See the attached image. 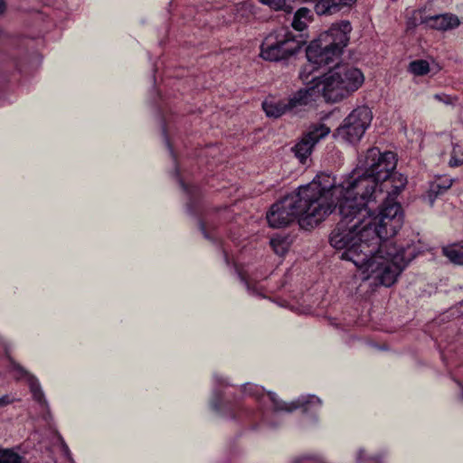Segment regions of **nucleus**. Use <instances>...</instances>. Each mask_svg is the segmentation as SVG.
I'll return each mask as SVG.
<instances>
[{
  "label": "nucleus",
  "instance_id": "1",
  "mask_svg": "<svg viewBox=\"0 0 463 463\" xmlns=\"http://www.w3.org/2000/svg\"><path fill=\"white\" fill-rule=\"evenodd\" d=\"M365 224L360 215L342 216L329 235V243L343 250L340 259L352 261L380 285L391 287L417 256L415 246L397 248L383 245L377 250L371 236H364Z\"/></svg>",
  "mask_w": 463,
  "mask_h": 463
},
{
  "label": "nucleus",
  "instance_id": "2",
  "mask_svg": "<svg viewBox=\"0 0 463 463\" xmlns=\"http://www.w3.org/2000/svg\"><path fill=\"white\" fill-rule=\"evenodd\" d=\"M331 185L327 176L317 175L309 184L299 186L271 206L267 213L269 226L279 229L298 221L303 229L314 228L330 214L332 203L322 192Z\"/></svg>",
  "mask_w": 463,
  "mask_h": 463
},
{
  "label": "nucleus",
  "instance_id": "3",
  "mask_svg": "<svg viewBox=\"0 0 463 463\" xmlns=\"http://www.w3.org/2000/svg\"><path fill=\"white\" fill-rule=\"evenodd\" d=\"M317 175L327 176L332 184L322 192L326 201L332 203L330 214L338 207L341 216H364L374 210L370 204L375 203L383 194L380 184L358 167L339 185L335 184V177L329 174L320 173Z\"/></svg>",
  "mask_w": 463,
  "mask_h": 463
},
{
  "label": "nucleus",
  "instance_id": "4",
  "mask_svg": "<svg viewBox=\"0 0 463 463\" xmlns=\"http://www.w3.org/2000/svg\"><path fill=\"white\" fill-rule=\"evenodd\" d=\"M377 208H379L377 215L373 216L372 211L361 216L366 227L364 236H371L373 244H375L377 250L383 248V245H386V248L389 246L397 247L398 249L402 248V246H397L390 241L403 225L404 216L401 204L387 197ZM408 245L415 246L417 255L422 252V250L414 242H408L406 245H402V247H407Z\"/></svg>",
  "mask_w": 463,
  "mask_h": 463
},
{
  "label": "nucleus",
  "instance_id": "5",
  "mask_svg": "<svg viewBox=\"0 0 463 463\" xmlns=\"http://www.w3.org/2000/svg\"><path fill=\"white\" fill-rule=\"evenodd\" d=\"M349 39L347 31H323L318 39L307 47V58L312 64L330 66L340 58Z\"/></svg>",
  "mask_w": 463,
  "mask_h": 463
},
{
  "label": "nucleus",
  "instance_id": "6",
  "mask_svg": "<svg viewBox=\"0 0 463 463\" xmlns=\"http://www.w3.org/2000/svg\"><path fill=\"white\" fill-rule=\"evenodd\" d=\"M344 87L336 74L331 70L322 77L314 76L307 88H303L307 91L308 104L317 100L322 96L327 103H336L347 98L351 93Z\"/></svg>",
  "mask_w": 463,
  "mask_h": 463
},
{
  "label": "nucleus",
  "instance_id": "7",
  "mask_svg": "<svg viewBox=\"0 0 463 463\" xmlns=\"http://www.w3.org/2000/svg\"><path fill=\"white\" fill-rule=\"evenodd\" d=\"M373 119V113L367 106L354 109L335 129L334 137L348 143H356L364 135Z\"/></svg>",
  "mask_w": 463,
  "mask_h": 463
},
{
  "label": "nucleus",
  "instance_id": "8",
  "mask_svg": "<svg viewBox=\"0 0 463 463\" xmlns=\"http://www.w3.org/2000/svg\"><path fill=\"white\" fill-rule=\"evenodd\" d=\"M306 43L302 35L297 37L290 31H286L282 38L277 39L276 43L261 47L260 56L269 61H279L287 60L297 53Z\"/></svg>",
  "mask_w": 463,
  "mask_h": 463
},
{
  "label": "nucleus",
  "instance_id": "9",
  "mask_svg": "<svg viewBox=\"0 0 463 463\" xmlns=\"http://www.w3.org/2000/svg\"><path fill=\"white\" fill-rule=\"evenodd\" d=\"M329 133L330 128L323 123L311 125L307 130L303 133L298 142L292 147L296 157H298L301 163H305L307 157L312 154L315 146Z\"/></svg>",
  "mask_w": 463,
  "mask_h": 463
},
{
  "label": "nucleus",
  "instance_id": "10",
  "mask_svg": "<svg viewBox=\"0 0 463 463\" xmlns=\"http://www.w3.org/2000/svg\"><path fill=\"white\" fill-rule=\"evenodd\" d=\"M426 24L430 29H454L460 24L458 17L453 14H443L434 16H424L422 10H413L408 16V29Z\"/></svg>",
  "mask_w": 463,
  "mask_h": 463
},
{
  "label": "nucleus",
  "instance_id": "11",
  "mask_svg": "<svg viewBox=\"0 0 463 463\" xmlns=\"http://www.w3.org/2000/svg\"><path fill=\"white\" fill-rule=\"evenodd\" d=\"M306 93L307 91L300 89L288 99H282L276 102L264 101L262 103L263 110L269 118H279L298 107L307 105L308 101Z\"/></svg>",
  "mask_w": 463,
  "mask_h": 463
},
{
  "label": "nucleus",
  "instance_id": "12",
  "mask_svg": "<svg viewBox=\"0 0 463 463\" xmlns=\"http://www.w3.org/2000/svg\"><path fill=\"white\" fill-rule=\"evenodd\" d=\"M337 78L344 87L352 94L356 91L364 83V76L363 72L348 64H335L333 69Z\"/></svg>",
  "mask_w": 463,
  "mask_h": 463
},
{
  "label": "nucleus",
  "instance_id": "13",
  "mask_svg": "<svg viewBox=\"0 0 463 463\" xmlns=\"http://www.w3.org/2000/svg\"><path fill=\"white\" fill-rule=\"evenodd\" d=\"M269 396L276 411L292 412L298 409H303L304 411H307L310 406L319 407L321 405V400L315 395L303 396L291 402L279 400L273 392H269Z\"/></svg>",
  "mask_w": 463,
  "mask_h": 463
},
{
  "label": "nucleus",
  "instance_id": "14",
  "mask_svg": "<svg viewBox=\"0 0 463 463\" xmlns=\"http://www.w3.org/2000/svg\"><path fill=\"white\" fill-rule=\"evenodd\" d=\"M397 158L393 152L385 151V156H383L379 166L374 168L371 174H369L379 184L388 181L391 173L396 168Z\"/></svg>",
  "mask_w": 463,
  "mask_h": 463
},
{
  "label": "nucleus",
  "instance_id": "15",
  "mask_svg": "<svg viewBox=\"0 0 463 463\" xmlns=\"http://www.w3.org/2000/svg\"><path fill=\"white\" fill-rule=\"evenodd\" d=\"M385 152H381L378 147H370L358 158L357 167L359 170L371 174L374 168L379 166L382 162Z\"/></svg>",
  "mask_w": 463,
  "mask_h": 463
},
{
  "label": "nucleus",
  "instance_id": "16",
  "mask_svg": "<svg viewBox=\"0 0 463 463\" xmlns=\"http://www.w3.org/2000/svg\"><path fill=\"white\" fill-rule=\"evenodd\" d=\"M305 2L315 3L316 13L319 15L332 14L339 12L344 7H349L356 0H304Z\"/></svg>",
  "mask_w": 463,
  "mask_h": 463
},
{
  "label": "nucleus",
  "instance_id": "17",
  "mask_svg": "<svg viewBox=\"0 0 463 463\" xmlns=\"http://www.w3.org/2000/svg\"><path fill=\"white\" fill-rule=\"evenodd\" d=\"M442 253L454 265L463 266V244L454 243L442 248Z\"/></svg>",
  "mask_w": 463,
  "mask_h": 463
},
{
  "label": "nucleus",
  "instance_id": "18",
  "mask_svg": "<svg viewBox=\"0 0 463 463\" xmlns=\"http://www.w3.org/2000/svg\"><path fill=\"white\" fill-rule=\"evenodd\" d=\"M392 184V191L388 192V197L390 195L397 196L406 186L408 180L407 176L401 173L392 172L388 179Z\"/></svg>",
  "mask_w": 463,
  "mask_h": 463
},
{
  "label": "nucleus",
  "instance_id": "19",
  "mask_svg": "<svg viewBox=\"0 0 463 463\" xmlns=\"http://www.w3.org/2000/svg\"><path fill=\"white\" fill-rule=\"evenodd\" d=\"M27 383L33 394V400L40 404H45L46 400L44 397V393L41 388V385L37 378L35 376H30L29 382Z\"/></svg>",
  "mask_w": 463,
  "mask_h": 463
},
{
  "label": "nucleus",
  "instance_id": "20",
  "mask_svg": "<svg viewBox=\"0 0 463 463\" xmlns=\"http://www.w3.org/2000/svg\"><path fill=\"white\" fill-rule=\"evenodd\" d=\"M7 359L10 363L11 370L16 373L15 379L17 381L25 379L27 383L29 382L30 376H34L30 372H28L25 368H24L20 364L14 361V359L8 355Z\"/></svg>",
  "mask_w": 463,
  "mask_h": 463
},
{
  "label": "nucleus",
  "instance_id": "21",
  "mask_svg": "<svg viewBox=\"0 0 463 463\" xmlns=\"http://www.w3.org/2000/svg\"><path fill=\"white\" fill-rule=\"evenodd\" d=\"M409 70L414 75L422 76L430 71V65L424 60H416L410 63Z\"/></svg>",
  "mask_w": 463,
  "mask_h": 463
},
{
  "label": "nucleus",
  "instance_id": "22",
  "mask_svg": "<svg viewBox=\"0 0 463 463\" xmlns=\"http://www.w3.org/2000/svg\"><path fill=\"white\" fill-rule=\"evenodd\" d=\"M0 463H24V460L17 453L5 449L0 450Z\"/></svg>",
  "mask_w": 463,
  "mask_h": 463
},
{
  "label": "nucleus",
  "instance_id": "23",
  "mask_svg": "<svg viewBox=\"0 0 463 463\" xmlns=\"http://www.w3.org/2000/svg\"><path fill=\"white\" fill-rule=\"evenodd\" d=\"M308 13H309V10L305 7L299 8L295 13L294 18H293V21L291 24L293 29H306L307 28V24L301 19L306 18L307 15L308 14Z\"/></svg>",
  "mask_w": 463,
  "mask_h": 463
},
{
  "label": "nucleus",
  "instance_id": "24",
  "mask_svg": "<svg viewBox=\"0 0 463 463\" xmlns=\"http://www.w3.org/2000/svg\"><path fill=\"white\" fill-rule=\"evenodd\" d=\"M451 180H446L442 184L439 183L432 184L429 191L430 196L437 197L439 194H441L444 192H446L451 186Z\"/></svg>",
  "mask_w": 463,
  "mask_h": 463
},
{
  "label": "nucleus",
  "instance_id": "25",
  "mask_svg": "<svg viewBox=\"0 0 463 463\" xmlns=\"http://www.w3.org/2000/svg\"><path fill=\"white\" fill-rule=\"evenodd\" d=\"M449 164L452 167L459 166L463 164V149L460 146H455L453 147Z\"/></svg>",
  "mask_w": 463,
  "mask_h": 463
},
{
  "label": "nucleus",
  "instance_id": "26",
  "mask_svg": "<svg viewBox=\"0 0 463 463\" xmlns=\"http://www.w3.org/2000/svg\"><path fill=\"white\" fill-rule=\"evenodd\" d=\"M270 245L278 255L283 256L288 251V247L284 240L271 239Z\"/></svg>",
  "mask_w": 463,
  "mask_h": 463
},
{
  "label": "nucleus",
  "instance_id": "27",
  "mask_svg": "<svg viewBox=\"0 0 463 463\" xmlns=\"http://www.w3.org/2000/svg\"><path fill=\"white\" fill-rule=\"evenodd\" d=\"M317 69V67L315 66V64L313 65H307L300 72H299V78L300 80L305 82L307 84L306 88H307L311 81H312V78L309 79V77L311 76V73L312 71Z\"/></svg>",
  "mask_w": 463,
  "mask_h": 463
},
{
  "label": "nucleus",
  "instance_id": "28",
  "mask_svg": "<svg viewBox=\"0 0 463 463\" xmlns=\"http://www.w3.org/2000/svg\"><path fill=\"white\" fill-rule=\"evenodd\" d=\"M263 5L274 10H286V0H260Z\"/></svg>",
  "mask_w": 463,
  "mask_h": 463
},
{
  "label": "nucleus",
  "instance_id": "29",
  "mask_svg": "<svg viewBox=\"0 0 463 463\" xmlns=\"http://www.w3.org/2000/svg\"><path fill=\"white\" fill-rule=\"evenodd\" d=\"M434 99L445 104H453L454 101L457 100L456 98L445 94H435Z\"/></svg>",
  "mask_w": 463,
  "mask_h": 463
},
{
  "label": "nucleus",
  "instance_id": "30",
  "mask_svg": "<svg viewBox=\"0 0 463 463\" xmlns=\"http://www.w3.org/2000/svg\"><path fill=\"white\" fill-rule=\"evenodd\" d=\"M350 27V22L347 20H343L340 23L332 24L329 29H347Z\"/></svg>",
  "mask_w": 463,
  "mask_h": 463
},
{
  "label": "nucleus",
  "instance_id": "31",
  "mask_svg": "<svg viewBox=\"0 0 463 463\" xmlns=\"http://www.w3.org/2000/svg\"><path fill=\"white\" fill-rule=\"evenodd\" d=\"M12 400L8 395H4L0 397V406H5L9 403H11Z\"/></svg>",
  "mask_w": 463,
  "mask_h": 463
},
{
  "label": "nucleus",
  "instance_id": "32",
  "mask_svg": "<svg viewBox=\"0 0 463 463\" xmlns=\"http://www.w3.org/2000/svg\"><path fill=\"white\" fill-rule=\"evenodd\" d=\"M200 229H201L202 232L203 233L204 237L209 238V235L206 232V227H205V224L203 222H200Z\"/></svg>",
  "mask_w": 463,
  "mask_h": 463
},
{
  "label": "nucleus",
  "instance_id": "33",
  "mask_svg": "<svg viewBox=\"0 0 463 463\" xmlns=\"http://www.w3.org/2000/svg\"><path fill=\"white\" fill-rule=\"evenodd\" d=\"M6 10V4L5 0H0V14H4Z\"/></svg>",
  "mask_w": 463,
  "mask_h": 463
},
{
  "label": "nucleus",
  "instance_id": "34",
  "mask_svg": "<svg viewBox=\"0 0 463 463\" xmlns=\"http://www.w3.org/2000/svg\"><path fill=\"white\" fill-rule=\"evenodd\" d=\"M240 276H241V280L245 282V285H246L248 290H250L249 282L245 279V278L242 275H240Z\"/></svg>",
  "mask_w": 463,
  "mask_h": 463
},
{
  "label": "nucleus",
  "instance_id": "35",
  "mask_svg": "<svg viewBox=\"0 0 463 463\" xmlns=\"http://www.w3.org/2000/svg\"><path fill=\"white\" fill-rule=\"evenodd\" d=\"M363 453H364L363 450L359 451L358 458H357L358 461H360L362 459Z\"/></svg>",
  "mask_w": 463,
  "mask_h": 463
},
{
  "label": "nucleus",
  "instance_id": "36",
  "mask_svg": "<svg viewBox=\"0 0 463 463\" xmlns=\"http://www.w3.org/2000/svg\"><path fill=\"white\" fill-rule=\"evenodd\" d=\"M459 385L461 386L460 397H461V399H463V385H461L460 383H459Z\"/></svg>",
  "mask_w": 463,
  "mask_h": 463
}]
</instances>
